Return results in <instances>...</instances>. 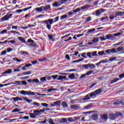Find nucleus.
<instances>
[{"label":"nucleus","instance_id":"19","mask_svg":"<svg viewBox=\"0 0 124 124\" xmlns=\"http://www.w3.org/2000/svg\"><path fill=\"white\" fill-rule=\"evenodd\" d=\"M63 108H67L68 107V104L65 101H63L61 104Z\"/></svg>","mask_w":124,"mask_h":124},{"label":"nucleus","instance_id":"42","mask_svg":"<svg viewBox=\"0 0 124 124\" xmlns=\"http://www.w3.org/2000/svg\"><path fill=\"white\" fill-rule=\"evenodd\" d=\"M6 51H7L8 53H10V52H12V51H13V48L8 47L6 49Z\"/></svg>","mask_w":124,"mask_h":124},{"label":"nucleus","instance_id":"22","mask_svg":"<svg viewBox=\"0 0 124 124\" xmlns=\"http://www.w3.org/2000/svg\"><path fill=\"white\" fill-rule=\"evenodd\" d=\"M68 78H69V79H71V80H74V79H75V76L74 73H72L71 75H69Z\"/></svg>","mask_w":124,"mask_h":124},{"label":"nucleus","instance_id":"51","mask_svg":"<svg viewBox=\"0 0 124 124\" xmlns=\"http://www.w3.org/2000/svg\"><path fill=\"white\" fill-rule=\"evenodd\" d=\"M48 123L50 124H56L55 123H54V120L51 118L48 120Z\"/></svg>","mask_w":124,"mask_h":124},{"label":"nucleus","instance_id":"12","mask_svg":"<svg viewBox=\"0 0 124 124\" xmlns=\"http://www.w3.org/2000/svg\"><path fill=\"white\" fill-rule=\"evenodd\" d=\"M12 99H13L15 102H17V101H21L23 100V98L17 96L16 97H12Z\"/></svg>","mask_w":124,"mask_h":124},{"label":"nucleus","instance_id":"58","mask_svg":"<svg viewBox=\"0 0 124 124\" xmlns=\"http://www.w3.org/2000/svg\"><path fill=\"white\" fill-rule=\"evenodd\" d=\"M122 14H123V12H118L115 13V15L116 16H120V15H122Z\"/></svg>","mask_w":124,"mask_h":124},{"label":"nucleus","instance_id":"27","mask_svg":"<svg viewBox=\"0 0 124 124\" xmlns=\"http://www.w3.org/2000/svg\"><path fill=\"white\" fill-rule=\"evenodd\" d=\"M121 51H124V48L121 46H119L116 49V53L118 52H121Z\"/></svg>","mask_w":124,"mask_h":124},{"label":"nucleus","instance_id":"20","mask_svg":"<svg viewBox=\"0 0 124 124\" xmlns=\"http://www.w3.org/2000/svg\"><path fill=\"white\" fill-rule=\"evenodd\" d=\"M29 45L31 47H34L35 48V49H37V48H38L39 47V46H38L36 44L34 43H34L29 44Z\"/></svg>","mask_w":124,"mask_h":124},{"label":"nucleus","instance_id":"7","mask_svg":"<svg viewBox=\"0 0 124 124\" xmlns=\"http://www.w3.org/2000/svg\"><path fill=\"white\" fill-rule=\"evenodd\" d=\"M33 113L35 114V116H40V115H41V113H42V109L34 110Z\"/></svg>","mask_w":124,"mask_h":124},{"label":"nucleus","instance_id":"39","mask_svg":"<svg viewBox=\"0 0 124 124\" xmlns=\"http://www.w3.org/2000/svg\"><path fill=\"white\" fill-rule=\"evenodd\" d=\"M79 107L77 105H71V109H78Z\"/></svg>","mask_w":124,"mask_h":124},{"label":"nucleus","instance_id":"30","mask_svg":"<svg viewBox=\"0 0 124 124\" xmlns=\"http://www.w3.org/2000/svg\"><path fill=\"white\" fill-rule=\"evenodd\" d=\"M29 115L30 116V118H31L32 119H35V118H36V115H35V113H29Z\"/></svg>","mask_w":124,"mask_h":124},{"label":"nucleus","instance_id":"46","mask_svg":"<svg viewBox=\"0 0 124 124\" xmlns=\"http://www.w3.org/2000/svg\"><path fill=\"white\" fill-rule=\"evenodd\" d=\"M31 17V14H26L23 18H25V19H29Z\"/></svg>","mask_w":124,"mask_h":124},{"label":"nucleus","instance_id":"40","mask_svg":"<svg viewBox=\"0 0 124 124\" xmlns=\"http://www.w3.org/2000/svg\"><path fill=\"white\" fill-rule=\"evenodd\" d=\"M92 55L93 57H96L97 56V51H93L92 53Z\"/></svg>","mask_w":124,"mask_h":124},{"label":"nucleus","instance_id":"10","mask_svg":"<svg viewBox=\"0 0 124 124\" xmlns=\"http://www.w3.org/2000/svg\"><path fill=\"white\" fill-rule=\"evenodd\" d=\"M43 11H47V10L50 9L51 8V6L48 4L47 5L42 6Z\"/></svg>","mask_w":124,"mask_h":124},{"label":"nucleus","instance_id":"3","mask_svg":"<svg viewBox=\"0 0 124 124\" xmlns=\"http://www.w3.org/2000/svg\"><path fill=\"white\" fill-rule=\"evenodd\" d=\"M19 93H20V94H23L24 95H35V94L34 92H32L31 91H26L24 90L19 91Z\"/></svg>","mask_w":124,"mask_h":124},{"label":"nucleus","instance_id":"6","mask_svg":"<svg viewBox=\"0 0 124 124\" xmlns=\"http://www.w3.org/2000/svg\"><path fill=\"white\" fill-rule=\"evenodd\" d=\"M106 10L104 9H101L100 10H97L95 12L96 16L98 17L99 15H101V13H103V12H105Z\"/></svg>","mask_w":124,"mask_h":124},{"label":"nucleus","instance_id":"60","mask_svg":"<svg viewBox=\"0 0 124 124\" xmlns=\"http://www.w3.org/2000/svg\"><path fill=\"white\" fill-rule=\"evenodd\" d=\"M120 79H122L123 78H124V73L121 74L119 75Z\"/></svg>","mask_w":124,"mask_h":124},{"label":"nucleus","instance_id":"61","mask_svg":"<svg viewBox=\"0 0 124 124\" xmlns=\"http://www.w3.org/2000/svg\"><path fill=\"white\" fill-rule=\"evenodd\" d=\"M38 61V62H45V61H46V58H43V59H39Z\"/></svg>","mask_w":124,"mask_h":124},{"label":"nucleus","instance_id":"38","mask_svg":"<svg viewBox=\"0 0 124 124\" xmlns=\"http://www.w3.org/2000/svg\"><path fill=\"white\" fill-rule=\"evenodd\" d=\"M13 61H15V62H22V60L18 59L17 58H13Z\"/></svg>","mask_w":124,"mask_h":124},{"label":"nucleus","instance_id":"36","mask_svg":"<svg viewBox=\"0 0 124 124\" xmlns=\"http://www.w3.org/2000/svg\"><path fill=\"white\" fill-rule=\"evenodd\" d=\"M86 56H87L89 58V59H92L93 56H92V52H89L86 53Z\"/></svg>","mask_w":124,"mask_h":124},{"label":"nucleus","instance_id":"4","mask_svg":"<svg viewBox=\"0 0 124 124\" xmlns=\"http://www.w3.org/2000/svg\"><path fill=\"white\" fill-rule=\"evenodd\" d=\"M82 67L86 69H88V68H90V69H93V68H95V65L92 63H88L87 64L82 65Z\"/></svg>","mask_w":124,"mask_h":124},{"label":"nucleus","instance_id":"45","mask_svg":"<svg viewBox=\"0 0 124 124\" xmlns=\"http://www.w3.org/2000/svg\"><path fill=\"white\" fill-rule=\"evenodd\" d=\"M80 10H81V8H78L76 10H74L73 11V13H77V12H78V11H80Z\"/></svg>","mask_w":124,"mask_h":124},{"label":"nucleus","instance_id":"15","mask_svg":"<svg viewBox=\"0 0 124 124\" xmlns=\"http://www.w3.org/2000/svg\"><path fill=\"white\" fill-rule=\"evenodd\" d=\"M101 120L103 121H105V122H106L107 120H108V116L107 114H103L101 116Z\"/></svg>","mask_w":124,"mask_h":124},{"label":"nucleus","instance_id":"11","mask_svg":"<svg viewBox=\"0 0 124 124\" xmlns=\"http://www.w3.org/2000/svg\"><path fill=\"white\" fill-rule=\"evenodd\" d=\"M57 79L61 80L62 81H65L67 80V78H66V76H59Z\"/></svg>","mask_w":124,"mask_h":124},{"label":"nucleus","instance_id":"9","mask_svg":"<svg viewBox=\"0 0 124 124\" xmlns=\"http://www.w3.org/2000/svg\"><path fill=\"white\" fill-rule=\"evenodd\" d=\"M90 7H91V5L86 4V5H84L83 6H81L80 7V9H81V10H85V9L87 10L89 9V8H90Z\"/></svg>","mask_w":124,"mask_h":124},{"label":"nucleus","instance_id":"49","mask_svg":"<svg viewBox=\"0 0 124 124\" xmlns=\"http://www.w3.org/2000/svg\"><path fill=\"white\" fill-rule=\"evenodd\" d=\"M51 77H52V79L53 78V80H56V79H57V78L59 77V75H52L51 76Z\"/></svg>","mask_w":124,"mask_h":124},{"label":"nucleus","instance_id":"8","mask_svg":"<svg viewBox=\"0 0 124 124\" xmlns=\"http://www.w3.org/2000/svg\"><path fill=\"white\" fill-rule=\"evenodd\" d=\"M100 21L103 23H106V22L109 21V17L108 16H105L100 18Z\"/></svg>","mask_w":124,"mask_h":124},{"label":"nucleus","instance_id":"18","mask_svg":"<svg viewBox=\"0 0 124 124\" xmlns=\"http://www.w3.org/2000/svg\"><path fill=\"white\" fill-rule=\"evenodd\" d=\"M34 9L35 10V11L37 12H39V13H40L41 12H42V11H43V8L42 7V6H41L40 7L36 8Z\"/></svg>","mask_w":124,"mask_h":124},{"label":"nucleus","instance_id":"35","mask_svg":"<svg viewBox=\"0 0 124 124\" xmlns=\"http://www.w3.org/2000/svg\"><path fill=\"white\" fill-rule=\"evenodd\" d=\"M67 15H62V16H60V20H63V19H65L66 18H67Z\"/></svg>","mask_w":124,"mask_h":124},{"label":"nucleus","instance_id":"32","mask_svg":"<svg viewBox=\"0 0 124 124\" xmlns=\"http://www.w3.org/2000/svg\"><path fill=\"white\" fill-rule=\"evenodd\" d=\"M93 31H95V28L90 29L88 30V33H92V32H93Z\"/></svg>","mask_w":124,"mask_h":124},{"label":"nucleus","instance_id":"41","mask_svg":"<svg viewBox=\"0 0 124 124\" xmlns=\"http://www.w3.org/2000/svg\"><path fill=\"white\" fill-rule=\"evenodd\" d=\"M99 39H98V38H94L93 39V42H94V43H97V42H98L99 41Z\"/></svg>","mask_w":124,"mask_h":124},{"label":"nucleus","instance_id":"53","mask_svg":"<svg viewBox=\"0 0 124 124\" xmlns=\"http://www.w3.org/2000/svg\"><path fill=\"white\" fill-rule=\"evenodd\" d=\"M40 80L41 82H45V81H46V77H42L40 78Z\"/></svg>","mask_w":124,"mask_h":124},{"label":"nucleus","instance_id":"25","mask_svg":"<svg viewBox=\"0 0 124 124\" xmlns=\"http://www.w3.org/2000/svg\"><path fill=\"white\" fill-rule=\"evenodd\" d=\"M113 104L114 105H116V106H119V105H120V104H121V101L115 100L114 101Z\"/></svg>","mask_w":124,"mask_h":124},{"label":"nucleus","instance_id":"43","mask_svg":"<svg viewBox=\"0 0 124 124\" xmlns=\"http://www.w3.org/2000/svg\"><path fill=\"white\" fill-rule=\"evenodd\" d=\"M26 43H34V41L31 40V39H29Z\"/></svg>","mask_w":124,"mask_h":124},{"label":"nucleus","instance_id":"28","mask_svg":"<svg viewBox=\"0 0 124 124\" xmlns=\"http://www.w3.org/2000/svg\"><path fill=\"white\" fill-rule=\"evenodd\" d=\"M91 108H92V105H87L83 107V109H84V110H88L89 109H91Z\"/></svg>","mask_w":124,"mask_h":124},{"label":"nucleus","instance_id":"64","mask_svg":"<svg viewBox=\"0 0 124 124\" xmlns=\"http://www.w3.org/2000/svg\"><path fill=\"white\" fill-rule=\"evenodd\" d=\"M121 105H124V98H123L121 100H120Z\"/></svg>","mask_w":124,"mask_h":124},{"label":"nucleus","instance_id":"56","mask_svg":"<svg viewBox=\"0 0 124 124\" xmlns=\"http://www.w3.org/2000/svg\"><path fill=\"white\" fill-rule=\"evenodd\" d=\"M29 78H30V76H26V77H22L21 78H20V79H21V80H26V79H29Z\"/></svg>","mask_w":124,"mask_h":124},{"label":"nucleus","instance_id":"62","mask_svg":"<svg viewBox=\"0 0 124 124\" xmlns=\"http://www.w3.org/2000/svg\"><path fill=\"white\" fill-rule=\"evenodd\" d=\"M32 81L33 83H39V80H38L37 78L34 79Z\"/></svg>","mask_w":124,"mask_h":124},{"label":"nucleus","instance_id":"55","mask_svg":"<svg viewBox=\"0 0 124 124\" xmlns=\"http://www.w3.org/2000/svg\"><path fill=\"white\" fill-rule=\"evenodd\" d=\"M114 18H115V16L114 15H111L109 16V19L110 20H114Z\"/></svg>","mask_w":124,"mask_h":124},{"label":"nucleus","instance_id":"26","mask_svg":"<svg viewBox=\"0 0 124 124\" xmlns=\"http://www.w3.org/2000/svg\"><path fill=\"white\" fill-rule=\"evenodd\" d=\"M9 19V16H8L6 15L3 17L1 18V21H6Z\"/></svg>","mask_w":124,"mask_h":124},{"label":"nucleus","instance_id":"5","mask_svg":"<svg viewBox=\"0 0 124 124\" xmlns=\"http://www.w3.org/2000/svg\"><path fill=\"white\" fill-rule=\"evenodd\" d=\"M62 4V2L61 1H56L52 3V6L53 7H60Z\"/></svg>","mask_w":124,"mask_h":124},{"label":"nucleus","instance_id":"17","mask_svg":"<svg viewBox=\"0 0 124 124\" xmlns=\"http://www.w3.org/2000/svg\"><path fill=\"white\" fill-rule=\"evenodd\" d=\"M97 119H98V115L97 114H93L91 116V119L93 120V121H95V120H97Z\"/></svg>","mask_w":124,"mask_h":124},{"label":"nucleus","instance_id":"44","mask_svg":"<svg viewBox=\"0 0 124 124\" xmlns=\"http://www.w3.org/2000/svg\"><path fill=\"white\" fill-rule=\"evenodd\" d=\"M16 112H20V109L18 108H15L12 111V113H16Z\"/></svg>","mask_w":124,"mask_h":124},{"label":"nucleus","instance_id":"14","mask_svg":"<svg viewBox=\"0 0 124 124\" xmlns=\"http://www.w3.org/2000/svg\"><path fill=\"white\" fill-rule=\"evenodd\" d=\"M106 39H109V40H114V36L112 34H108L106 35Z\"/></svg>","mask_w":124,"mask_h":124},{"label":"nucleus","instance_id":"52","mask_svg":"<svg viewBox=\"0 0 124 124\" xmlns=\"http://www.w3.org/2000/svg\"><path fill=\"white\" fill-rule=\"evenodd\" d=\"M110 53H117V51L116 50V48H115L110 49Z\"/></svg>","mask_w":124,"mask_h":124},{"label":"nucleus","instance_id":"34","mask_svg":"<svg viewBox=\"0 0 124 124\" xmlns=\"http://www.w3.org/2000/svg\"><path fill=\"white\" fill-rule=\"evenodd\" d=\"M55 91H57V89L51 88L50 89H48L47 92H48V93H51V92H54Z\"/></svg>","mask_w":124,"mask_h":124},{"label":"nucleus","instance_id":"54","mask_svg":"<svg viewBox=\"0 0 124 124\" xmlns=\"http://www.w3.org/2000/svg\"><path fill=\"white\" fill-rule=\"evenodd\" d=\"M67 122H74V120L72 118H67Z\"/></svg>","mask_w":124,"mask_h":124},{"label":"nucleus","instance_id":"31","mask_svg":"<svg viewBox=\"0 0 124 124\" xmlns=\"http://www.w3.org/2000/svg\"><path fill=\"white\" fill-rule=\"evenodd\" d=\"M20 54L21 55H27L28 56H30V54H29L28 52L22 50L20 51Z\"/></svg>","mask_w":124,"mask_h":124},{"label":"nucleus","instance_id":"21","mask_svg":"<svg viewBox=\"0 0 124 124\" xmlns=\"http://www.w3.org/2000/svg\"><path fill=\"white\" fill-rule=\"evenodd\" d=\"M118 81H120V78H116L110 81V84H114V83H116Z\"/></svg>","mask_w":124,"mask_h":124},{"label":"nucleus","instance_id":"13","mask_svg":"<svg viewBox=\"0 0 124 124\" xmlns=\"http://www.w3.org/2000/svg\"><path fill=\"white\" fill-rule=\"evenodd\" d=\"M48 38L49 40L52 41V42H55V41H56V39H55V38H54V36H52L50 34H48Z\"/></svg>","mask_w":124,"mask_h":124},{"label":"nucleus","instance_id":"1","mask_svg":"<svg viewBox=\"0 0 124 124\" xmlns=\"http://www.w3.org/2000/svg\"><path fill=\"white\" fill-rule=\"evenodd\" d=\"M101 88H100L93 92L88 93L87 95L85 96L84 98H83V100H90V99H91L93 96H95V95H97L99 94V93H101Z\"/></svg>","mask_w":124,"mask_h":124},{"label":"nucleus","instance_id":"63","mask_svg":"<svg viewBox=\"0 0 124 124\" xmlns=\"http://www.w3.org/2000/svg\"><path fill=\"white\" fill-rule=\"evenodd\" d=\"M0 55H6V49L1 51V52L0 53Z\"/></svg>","mask_w":124,"mask_h":124},{"label":"nucleus","instance_id":"24","mask_svg":"<svg viewBox=\"0 0 124 124\" xmlns=\"http://www.w3.org/2000/svg\"><path fill=\"white\" fill-rule=\"evenodd\" d=\"M11 73H12V70L9 69L2 73V74H10Z\"/></svg>","mask_w":124,"mask_h":124},{"label":"nucleus","instance_id":"47","mask_svg":"<svg viewBox=\"0 0 124 124\" xmlns=\"http://www.w3.org/2000/svg\"><path fill=\"white\" fill-rule=\"evenodd\" d=\"M86 22H90V21H92V17L91 16H88L87 17V18L85 20Z\"/></svg>","mask_w":124,"mask_h":124},{"label":"nucleus","instance_id":"57","mask_svg":"<svg viewBox=\"0 0 124 124\" xmlns=\"http://www.w3.org/2000/svg\"><path fill=\"white\" fill-rule=\"evenodd\" d=\"M120 35H122V32H118L113 34L114 36H120Z\"/></svg>","mask_w":124,"mask_h":124},{"label":"nucleus","instance_id":"50","mask_svg":"<svg viewBox=\"0 0 124 124\" xmlns=\"http://www.w3.org/2000/svg\"><path fill=\"white\" fill-rule=\"evenodd\" d=\"M59 18H60V16H58L54 18L55 20L54 21L53 19V24H54V23H56V22H58V21H59Z\"/></svg>","mask_w":124,"mask_h":124},{"label":"nucleus","instance_id":"37","mask_svg":"<svg viewBox=\"0 0 124 124\" xmlns=\"http://www.w3.org/2000/svg\"><path fill=\"white\" fill-rule=\"evenodd\" d=\"M109 118L110 120H115V119H116V117H115V115H114L113 114H110L109 115Z\"/></svg>","mask_w":124,"mask_h":124},{"label":"nucleus","instance_id":"59","mask_svg":"<svg viewBox=\"0 0 124 124\" xmlns=\"http://www.w3.org/2000/svg\"><path fill=\"white\" fill-rule=\"evenodd\" d=\"M98 55L99 56H103V55H105V53H104V51H100L98 52Z\"/></svg>","mask_w":124,"mask_h":124},{"label":"nucleus","instance_id":"29","mask_svg":"<svg viewBox=\"0 0 124 124\" xmlns=\"http://www.w3.org/2000/svg\"><path fill=\"white\" fill-rule=\"evenodd\" d=\"M60 123L63 124L64 123H67V119L66 118H62L60 120Z\"/></svg>","mask_w":124,"mask_h":124},{"label":"nucleus","instance_id":"33","mask_svg":"<svg viewBox=\"0 0 124 124\" xmlns=\"http://www.w3.org/2000/svg\"><path fill=\"white\" fill-rule=\"evenodd\" d=\"M31 105H34L35 106H36L37 107H39L40 106V104L39 103L34 102Z\"/></svg>","mask_w":124,"mask_h":124},{"label":"nucleus","instance_id":"23","mask_svg":"<svg viewBox=\"0 0 124 124\" xmlns=\"http://www.w3.org/2000/svg\"><path fill=\"white\" fill-rule=\"evenodd\" d=\"M61 100H59L54 102V105L58 106V107H61Z\"/></svg>","mask_w":124,"mask_h":124},{"label":"nucleus","instance_id":"16","mask_svg":"<svg viewBox=\"0 0 124 124\" xmlns=\"http://www.w3.org/2000/svg\"><path fill=\"white\" fill-rule=\"evenodd\" d=\"M18 40L19 41H20L22 43H27V42H26V40H25V38L22 37H18L17 38Z\"/></svg>","mask_w":124,"mask_h":124},{"label":"nucleus","instance_id":"48","mask_svg":"<svg viewBox=\"0 0 124 124\" xmlns=\"http://www.w3.org/2000/svg\"><path fill=\"white\" fill-rule=\"evenodd\" d=\"M4 33H7V30H3L0 32V34H4Z\"/></svg>","mask_w":124,"mask_h":124},{"label":"nucleus","instance_id":"2","mask_svg":"<svg viewBox=\"0 0 124 124\" xmlns=\"http://www.w3.org/2000/svg\"><path fill=\"white\" fill-rule=\"evenodd\" d=\"M53 22L54 19L53 18H49L48 19L41 21L42 24L45 23L44 25H46V27L47 30H48V31H51V29H52V25H53Z\"/></svg>","mask_w":124,"mask_h":124}]
</instances>
